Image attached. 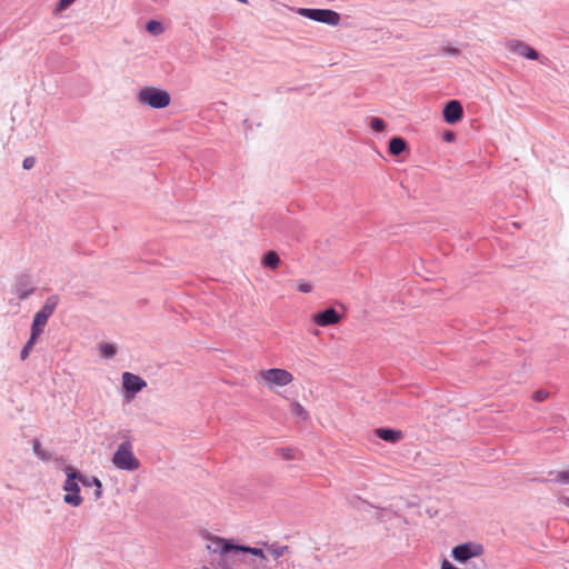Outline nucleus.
<instances>
[{"label":"nucleus","instance_id":"f257e3e1","mask_svg":"<svg viewBox=\"0 0 569 569\" xmlns=\"http://www.w3.org/2000/svg\"><path fill=\"white\" fill-rule=\"evenodd\" d=\"M277 546L278 542H273L264 543V548H256L234 545L223 538L212 537L209 538L207 545L208 550L211 551L210 566H203L202 569H236L237 559L230 555L232 551L250 553L256 557L254 560H272L270 549Z\"/></svg>","mask_w":569,"mask_h":569},{"label":"nucleus","instance_id":"f03ea898","mask_svg":"<svg viewBox=\"0 0 569 569\" xmlns=\"http://www.w3.org/2000/svg\"><path fill=\"white\" fill-rule=\"evenodd\" d=\"M63 471L67 476V479L62 486L63 490L67 492L63 496L64 503L72 507H79L82 503L83 499L80 496L79 483H82L84 487H96L93 492L94 500H99L102 497V482L97 477L87 478L70 466H67Z\"/></svg>","mask_w":569,"mask_h":569},{"label":"nucleus","instance_id":"7ed1b4c3","mask_svg":"<svg viewBox=\"0 0 569 569\" xmlns=\"http://www.w3.org/2000/svg\"><path fill=\"white\" fill-rule=\"evenodd\" d=\"M293 375L282 368H270L260 370L256 377V380L269 390L276 388H282L290 385L293 381Z\"/></svg>","mask_w":569,"mask_h":569},{"label":"nucleus","instance_id":"20e7f679","mask_svg":"<svg viewBox=\"0 0 569 569\" xmlns=\"http://www.w3.org/2000/svg\"><path fill=\"white\" fill-rule=\"evenodd\" d=\"M112 465L118 470L132 472L140 468V460L134 456L130 441H123L118 445L112 456Z\"/></svg>","mask_w":569,"mask_h":569},{"label":"nucleus","instance_id":"39448f33","mask_svg":"<svg viewBox=\"0 0 569 569\" xmlns=\"http://www.w3.org/2000/svg\"><path fill=\"white\" fill-rule=\"evenodd\" d=\"M170 94L162 89L144 87L138 93V101L153 109H162L169 106Z\"/></svg>","mask_w":569,"mask_h":569},{"label":"nucleus","instance_id":"423d86ee","mask_svg":"<svg viewBox=\"0 0 569 569\" xmlns=\"http://www.w3.org/2000/svg\"><path fill=\"white\" fill-rule=\"evenodd\" d=\"M271 559L274 562V569H302V565L297 557L292 555L289 547L279 545L270 549Z\"/></svg>","mask_w":569,"mask_h":569},{"label":"nucleus","instance_id":"0eeeda50","mask_svg":"<svg viewBox=\"0 0 569 569\" xmlns=\"http://www.w3.org/2000/svg\"><path fill=\"white\" fill-rule=\"evenodd\" d=\"M298 13L301 17L326 23L328 26H337L340 22V14L330 9L299 8Z\"/></svg>","mask_w":569,"mask_h":569},{"label":"nucleus","instance_id":"6e6552de","mask_svg":"<svg viewBox=\"0 0 569 569\" xmlns=\"http://www.w3.org/2000/svg\"><path fill=\"white\" fill-rule=\"evenodd\" d=\"M376 519L385 525L386 529H400L406 525V519L391 509L381 508L376 512Z\"/></svg>","mask_w":569,"mask_h":569},{"label":"nucleus","instance_id":"1a4fd4ad","mask_svg":"<svg viewBox=\"0 0 569 569\" xmlns=\"http://www.w3.org/2000/svg\"><path fill=\"white\" fill-rule=\"evenodd\" d=\"M483 548L477 543H462L452 549V557L459 562H466L472 557H478L482 553Z\"/></svg>","mask_w":569,"mask_h":569},{"label":"nucleus","instance_id":"9d476101","mask_svg":"<svg viewBox=\"0 0 569 569\" xmlns=\"http://www.w3.org/2000/svg\"><path fill=\"white\" fill-rule=\"evenodd\" d=\"M146 386V381L139 376L131 372L122 373V387L127 393V398H133L136 393L141 391Z\"/></svg>","mask_w":569,"mask_h":569},{"label":"nucleus","instance_id":"9b49d317","mask_svg":"<svg viewBox=\"0 0 569 569\" xmlns=\"http://www.w3.org/2000/svg\"><path fill=\"white\" fill-rule=\"evenodd\" d=\"M443 119L449 124H455L463 117V108L460 101L450 100L443 107Z\"/></svg>","mask_w":569,"mask_h":569},{"label":"nucleus","instance_id":"f8f14e48","mask_svg":"<svg viewBox=\"0 0 569 569\" xmlns=\"http://www.w3.org/2000/svg\"><path fill=\"white\" fill-rule=\"evenodd\" d=\"M509 48L512 52L527 59L537 60L539 58V52L522 41L512 40Z\"/></svg>","mask_w":569,"mask_h":569},{"label":"nucleus","instance_id":"ddd939ff","mask_svg":"<svg viewBox=\"0 0 569 569\" xmlns=\"http://www.w3.org/2000/svg\"><path fill=\"white\" fill-rule=\"evenodd\" d=\"M341 317L333 308H328L313 317V321L321 327L336 325L340 321Z\"/></svg>","mask_w":569,"mask_h":569},{"label":"nucleus","instance_id":"4468645a","mask_svg":"<svg viewBox=\"0 0 569 569\" xmlns=\"http://www.w3.org/2000/svg\"><path fill=\"white\" fill-rule=\"evenodd\" d=\"M375 432L380 439L391 443H395L402 438V433L399 430L379 428L376 429Z\"/></svg>","mask_w":569,"mask_h":569},{"label":"nucleus","instance_id":"2eb2a0df","mask_svg":"<svg viewBox=\"0 0 569 569\" xmlns=\"http://www.w3.org/2000/svg\"><path fill=\"white\" fill-rule=\"evenodd\" d=\"M408 149L407 141L401 137H392L389 140V152L393 156H399Z\"/></svg>","mask_w":569,"mask_h":569},{"label":"nucleus","instance_id":"dca6fc26","mask_svg":"<svg viewBox=\"0 0 569 569\" xmlns=\"http://www.w3.org/2000/svg\"><path fill=\"white\" fill-rule=\"evenodd\" d=\"M261 263L270 269H276L280 263V258L276 251H268L262 259Z\"/></svg>","mask_w":569,"mask_h":569},{"label":"nucleus","instance_id":"f3484780","mask_svg":"<svg viewBox=\"0 0 569 569\" xmlns=\"http://www.w3.org/2000/svg\"><path fill=\"white\" fill-rule=\"evenodd\" d=\"M48 319L43 318L42 316L34 315L32 327H31V335L33 337H39L47 325Z\"/></svg>","mask_w":569,"mask_h":569},{"label":"nucleus","instance_id":"a211bd4d","mask_svg":"<svg viewBox=\"0 0 569 569\" xmlns=\"http://www.w3.org/2000/svg\"><path fill=\"white\" fill-rule=\"evenodd\" d=\"M272 560H246L243 563L248 567V569H274V566H271Z\"/></svg>","mask_w":569,"mask_h":569},{"label":"nucleus","instance_id":"6ab92c4d","mask_svg":"<svg viewBox=\"0 0 569 569\" xmlns=\"http://www.w3.org/2000/svg\"><path fill=\"white\" fill-rule=\"evenodd\" d=\"M291 413L300 420L308 419V411L306 408L297 401L291 402Z\"/></svg>","mask_w":569,"mask_h":569},{"label":"nucleus","instance_id":"aec40b11","mask_svg":"<svg viewBox=\"0 0 569 569\" xmlns=\"http://www.w3.org/2000/svg\"><path fill=\"white\" fill-rule=\"evenodd\" d=\"M146 30L152 36H159L163 32V26L158 20H149L146 24Z\"/></svg>","mask_w":569,"mask_h":569},{"label":"nucleus","instance_id":"412c9836","mask_svg":"<svg viewBox=\"0 0 569 569\" xmlns=\"http://www.w3.org/2000/svg\"><path fill=\"white\" fill-rule=\"evenodd\" d=\"M32 449H33V452L34 455L42 461H49L51 459V456L44 451L42 448H41V443L39 440H34L33 441V445H32Z\"/></svg>","mask_w":569,"mask_h":569},{"label":"nucleus","instance_id":"4be33fe9","mask_svg":"<svg viewBox=\"0 0 569 569\" xmlns=\"http://www.w3.org/2000/svg\"><path fill=\"white\" fill-rule=\"evenodd\" d=\"M99 350H100V356L106 358V359H110L112 358L116 352H117V349L111 343H103L99 347Z\"/></svg>","mask_w":569,"mask_h":569},{"label":"nucleus","instance_id":"5701e85b","mask_svg":"<svg viewBox=\"0 0 569 569\" xmlns=\"http://www.w3.org/2000/svg\"><path fill=\"white\" fill-rule=\"evenodd\" d=\"M56 308V302H50L49 300L43 305L41 310H39L36 315L42 316L46 319H49V317L53 313Z\"/></svg>","mask_w":569,"mask_h":569},{"label":"nucleus","instance_id":"b1692460","mask_svg":"<svg viewBox=\"0 0 569 569\" xmlns=\"http://www.w3.org/2000/svg\"><path fill=\"white\" fill-rule=\"evenodd\" d=\"M369 126L375 132H382L386 128V122L381 118L372 117L370 118Z\"/></svg>","mask_w":569,"mask_h":569},{"label":"nucleus","instance_id":"393cba45","mask_svg":"<svg viewBox=\"0 0 569 569\" xmlns=\"http://www.w3.org/2000/svg\"><path fill=\"white\" fill-rule=\"evenodd\" d=\"M38 337L30 336L29 340L24 345V347L21 350V359L24 360L29 356L32 347L34 346Z\"/></svg>","mask_w":569,"mask_h":569},{"label":"nucleus","instance_id":"a878e982","mask_svg":"<svg viewBox=\"0 0 569 569\" xmlns=\"http://www.w3.org/2000/svg\"><path fill=\"white\" fill-rule=\"evenodd\" d=\"M441 52L443 56H451V57H458L460 54V50L452 46H445L441 49Z\"/></svg>","mask_w":569,"mask_h":569},{"label":"nucleus","instance_id":"bb28decb","mask_svg":"<svg viewBox=\"0 0 569 569\" xmlns=\"http://www.w3.org/2000/svg\"><path fill=\"white\" fill-rule=\"evenodd\" d=\"M556 480L561 483L569 485V469L558 472Z\"/></svg>","mask_w":569,"mask_h":569},{"label":"nucleus","instance_id":"cd10ccee","mask_svg":"<svg viewBox=\"0 0 569 569\" xmlns=\"http://www.w3.org/2000/svg\"><path fill=\"white\" fill-rule=\"evenodd\" d=\"M76 0H59L56 6V11H63L71 6Z\"/></svg>","mask_w":569,"mask_h":569},{"label":"nucleus","instance_id":"c85d7f7f","mask_svg":"<svg viewBox=\"0 0 569 569\" xmlns=\"http://www.w3.org/2000/svg\"><path fill=\"white\" fill-rule=\"evenodd\" d=\"M36 159L33 157H26L22 161V167L26 170H30L34 167Z\"/></svg>","mask_w":569,"mask_h":569},{"label":"nucleus","instance_id":"c756f323","mask_svg":"<svg viewBox=\"0 0 569 569\" xmlns=\"http://www.w3.org/2000/svg\"><path fill=\"white\" fill-rule=\"evenodd\" d=\"M280 453L284 460L295 459V451L290 448L282 449Z\"/></svg>","mask_w":569,"mask_h":569},{"label":"nucleus","instance_id":"7c9ffc66","mask_svg":"<svg viewBox=\"0 0 569 569\" xmlns=\"http://www.w3.org/2000/svg\"><path fill=\"white\" fill-rule=\"evenodd\" d=\"M548 397V392L545 390H538L533 393V399L536 401H543Z\"/></svg>","mask_w":569,"mask_h":569},{"label":"nucleus","instance_id":"2f4dec72","mask_svg":"<svg viewBox=\"0 0 569 569\" xmlns=\"http://www.w3.org/2000/svg\"><path fill=\"white\" fill-rule=\"evenodd\" d=\"M298 290L301 291V292H306L307 293V292H310L312 290V287L309 283H299Z\"/></svg>","mask_w":569,"mask_h":569},{"label":"nucleus","instance_id":"473e14b6","mask_svg":"<svg viewBox=\"0 0 569 569\" xmlns=\"http://www.w3.org/2000/svg\"><path fill=\"white\" fill-rule=\"evenodd\" d=\"M30 292H32V289H30V290H21V289H18V296H19V298H21V299L27 298V297H28V295H29Z\"/></svg>","mask_w":569,"mask_h":569},{"label":"nucleus","instance_id":"72a5a7b5","mask_svg":"<svg viewBox=\"0 0 569 569\" xmlns=\"http://www.w3.org/2000/svg\"><path fill=\"white\" fill-rule=\"evenodd\" d=\"M445 140H446V141H449V142H450V141H453V140H455V133H452V132H450V131L446 132V133H445Z\"/></svg>","mask_w":569,"mask_h":569}]
</instances>
